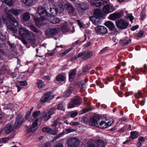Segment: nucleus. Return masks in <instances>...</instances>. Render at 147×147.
Masks as SVG:
<instances>
[{"label": "nucleus", "mask_w": 147, "mask_h": 147, "mask_svg": "<svg viewBox=\"0 0 147 147\" xmlns=\"http://www.w3.org/2000/svg\"><path fill=\"white\" fill-rule=\"evenodd\" d=\"M121 41L123 42V44L124 45H126L130 43L131 42V39H128L126 40L125 39H122Z\"/></svg>", "instance_id": "58836bf2"}, {"label": "nucleus", "mask_w": 147, "mask_h": 147, "mask_svg": "<svg viewBox=\"0 0 147 147\" xmlns=\"http://www.w3.org/2000/svg\"><path fill=\"white\" fill-rule=\"evenodd\" d=\"M64 131L66 132V134H67L71 132L76 131V130L74 129H71V128H68L67 129H65Z\"/></svg>", "instance_id": "79ce46f5"}, {"label": "nucleus", "mask_w": 147, "mask_h": 147, "mask_svg": "<svg viewBox=\"0 0 147 147\" xmlns=\"http://www.w3.org/2000/svg\"><path fill=\"white\" fill-rule=\"evenodd\" d=\"M19 84L20 85L22 86H26L27 84V82L25 80L20 81L19 82Z\"/></svg>", "instance_id": "603ef678"}, {"label": "nucleus", "mask_w": 147, "mask_h": 147, "mask_svg": "<svg viewBox=\"0 0 147 147\" xmlns=\"http://www.w3.org/2000/svg\"><path fill=\"white\" fill-rule=\"evenodd\" d=\"M63 11V9L60 5H58L57 6H54L53 8H51L50 10V16H55L58 12L61 13Z\"/></svg>", "instance_id": "7ed1b4c3"}, {"label": "nucleus", "mask_w": 147, "mask_h": 147, "mask_svg": "<svg viewBox=\"0 0 147 147\" xmlns=\"http://www.w3.org/2000/svg\"><path fill=\"white\" fill-rule=\"evenodd\" d=\"M71 94V92L70 91H67L65 92L64 95V97L65 98H67Z\"/></svg>", "instance_id": "6e6d98bb"}, {"label": "nucleus", "mask_w": 147, "mask_h": 147, "mask_svg": "<svg viewBox=\"0 0 147 147\" xmlns=\"http://www.w3.org/2000/svg\"><path fill=\"white\" fill-rule=\"evenodd\" d=\"M76 69H72L69 72V80L71 82L72 81L76 75Z\"/></svg>", "instance_id": "412c9836"}, {"label": "nucleus", "mask_w": 147, "mask_h": 147, "mask_svg": "<svg viewBox=\"0 0 147 147\" xmlns=\"http://www.w3.org/2000/svg\"><path fill=\"white\" fill-rule=\"evenodd\" d=\"M89 6L88 3H83V10H86L89 7Z\"/></svg>", "instance_id": "13d9d810"}, {"label": "nucleus", "mask_w": 147, "mask_h": 147, "mask_svg": "<svg viewBox=\"0 0 147 147\" xmlns=\"http://www.w3.org/2000/svg\"><path fill=\"white\" fill-rule=\"evenodd\" d=\"M21 1L26 5L30 6L32 4V0H21Z\"/></svg>", "instance_id": "e433bc0d"}, {"label": "nucleus", "mask_w": 147, "mask_h": 147, "mask_svg": "<svg viewBox=\"0 0 147 147\" xmlns=\"http://www.w3.org/2000/svg\"><path fill=\"white\" fill-rule=\"evenodd\" d=\"M69 124L71 126H77L79 125L80 123L78 122L71 121Z\"/></svg>", "instance_id": "8fccbe9b"}, {"label": "nucleus", "mask_w": 147, "mask_h": 147, "mask_svg": "<svg viewBox=\"0 0 147 147\" xmlns=\"http://www.w3.org/2000/svg\"><path fill=\"white\" fill-rule=\"evenodd\" d=\"M26 38L28 41L31 44L34 45L35 44L36 36L32 32H29Z\"/></svg>", "instance_id": "6e6552de"}, {"label": "nucleus", "mask_w": 147, "mask_h": 147, "mask_svg": "<svg viewBox=\"0 0 147 147\" xmlns=\"http://www.w3.org/2000/svg\"><path fill=\"white\" fill-rule=\"evenodd\" d=\"M23 122L22 116L19 114L17 115L16 117L14 125L15 127H19Z\"/></svg>", "instance_id": "f8f14e48"}, {"label": "nucleus", "mask_w": 147, "mask_h": 147, "mask_svg": "<svg viewBox=\"0 0 147 147\" xmlns=\"http://www.w3.org/2000/svg\"><path fill=\"white\" fill-rule=\"evenodd\" d=\"M51 116L50 114L48 112L47 113L44 112L42 115V117L44 119V121H47L50 118Z\"/></svg>", "instance_id": "7c9ffc66"}, {"label": "nucleus", "mask_w": 147, "mask_h": 147, "mask_svg": "<svg viewBox=\"0 0 147 147\" xmlns=\"http://www.w3.org/2000/svg\"><path fill=\"white\" fill-rule=\"evenodd\" d=\"M40 115V112L39 111L34 112L32 114L33 116L34 117L33 120V121L36 122L38 123V117Z\"/></svg>", "instance_id": "b1692460"}, {"label": "nucleus", "mask_w": 147, "mask_h": 147, "mask_svg": "<svg viewBox=\"0 0 147 147\" xmlns=\"http://www.w3.org/2000/svg\"><path fill=\"white\" fill-rule=\"evenodd\" d=\"M94 15L95 18L102 17L104 16V14L102 13L101 10L98 9H96L94 11Z\"/></svg>", "instance_id": "6ab92c4d"}, {"label": "nucleus", "mask_w": 147, "mask_h": 147, "mask_svg": "<svg viewBox=\"0 0 147 147\" xmlns=\"http://www.w3.org/2000/svg\"><path fill=\"white\" fill-rule=\"evenodd\" d=\"M90 69L88 65H86L83 67V75L86 74L88 72Z\"/></svg>", "instance_id": "ea45409f"}, {"label": "nucleus", "mask_w": 147, "mask_h": 147, "mask_svg": "<svg viewBox=\"0 0 147 147\" xmlns=\"http://www.w3.org/2000/svg\"><path fill=\"white\" fill-rule=\"evenodd\" d=\"M42 147H51V143L50 142H47L44 144Z\"/></svg>", "instance_id": "774afa93"}, {"label": "nucleus", "mask_w": 147, "mask_h": 147, "mask_svg": "<svg viewBox=\"0 0 147 147\" xmlns=\"http://www.w3.org/2000/svg\"><path fill=\"white\" fill-rule=\"evenodd\" d=\"M93 54L92 52L91 51L83 52V59H86L90 58Z\"/></svg>", "instance_id": "4be33fe9"}, {"label": "nucleus", "mask_w": 147, "mask_h": 147, "mask_svg": "<svg viewBox=\"0 0 147 147\" xmlns=\"http://www.w3.org/2000/svg\"><path fill=\"white\" fill-rule=\"evenodd\" d=\"M37 12L42 18L47 19L49 17L46 10L43 9L42 6H40L38 8Z\"/></svg>", "instance_id": "1a4fd4ad"}, {"label": "nucleus", "mask_w": 147, "mask_h": 147, "mask_svg": "<svg viewBox=\"0 0 147 147\" xmlns=\"http://www.w3.org/2000/svg\"><path fill=\"white\" fill-rule=\"evenodd\" d=\"M82 42L80 41V40H78L76 41L74 43L72 44V46L73 47H76L78 45L81 44Z\"/></svg>", "instance_id": "5fc2aeb1"}, {"label": "nucleus", "mask_w": 147, "mask_h": 147, "mask_svg": "<svg viewBox=\"0 0 147 147\" xmlns=\"http://www.w3.org/2000/svg\"><path fill=\"white\" fill-rule=\"evenodd\" d=\"M51 93L50 92H49L45 93L41 98V102L44 103L53 99L54 97L53 96L51 95Z\"/></svg>", "instance_id": "20e7f679"}, {"label": "nucleus", "mask_w": 147, "mask_h": 147, "mask_svg": "<svg viewBox=\"0 0 147 147\" xmlns=\"http://www.w3.org/2000/svg\"><path fill=\"white\" fill-rule=\"evenodd\" d=\"M4 2L8 6H11L13 5V2L12 0H4Z\"/></svg>", "instance_id": "37998d69"}, {"label": "nucleus", "mask_w": 147, "mask_h": 147, "mask_svg": "<svg viewBox=\"0 0 147 147\" xmlns=\"http://www.w3.org/2000/svg\"><path fill=\"white\" fill-rule=\"evenodd\" d=\"M60 119L59 118H58L56 120L53 122V123L51 125L52 127H55L56 126L59 121Z\"/></svg>", "instance_id": "a18cd8bd"}, {"label": "nucleus", "mask_w": 147, "mask_h": 147, "mask_svg": "<svg viewBox=\"0 0 147 147\" xmlns=\"http://www.w3.org/2000/svg\"><path fill=\"white\" fill-rule=\"evenodd\" d=\"M96 32L99 34H104L107 32V29L105 27L102 26H98L95 27Z\"/></svg>", "instance_id": "9d476101"}, {"label": "nucleus", "mask_w": 147, "mask_h": 147, "mask_svg": "<svg viewBox=\"0 0 147 147\" xmlns=\"http://www.w3.org/2000/svg\"><path fill=\"white\" fill-rule=\"evenodd\" d=\"M141 15L140 16V19L143 20L146 14L144 11H142L141 12Z\"/></svg>", "instance_id": "4d7b16f0"}, {"label": "nucleus", "mask_w": 147, "mask_h": 147, "mask_svg": "<svg viewBox=\"0 0 147 147\" xmlns=\"http://www.w3.org/2000/svg\"><path fill=\"white\" fill-rule=\"evenodd\" d=\"M0 38L2 40H4L6 38V36L1 33H0Z\"/></svg>", "instance_id": "338daca9"}, {"label": "nucleus", "mask_w": 147, "mask_h": 147, "mask_svg": "<svg viewBox=\"0 0 147 147\" xmlns=\"http://www.w3.org/2000/svg\"><path fill=\"white\" fill-rule=\"evenodd\" d=\"M116 24L118 28L122 29L126 28L128 26V23L123 20H120L116 21Z\"/></svg>", "instance_id": "423d86ee"}, {"label": "nucleus", "mask_w": 147, "mask_h": 147, "mask_svg": "<svg viewBox=\"0 0 147 147\" xmlns=\"http://www.w3.org/2000/svg\"><path fill=\"white\" fill-rule=\"evenodd\" d=\"M83 100H84V101L83 102H84L85 104L87 105L88 106H90L91 105L90 103L87 102V101L86 100V99L85 97H84L83 98Z\"/></svg>", "instance_id": "0e129e2a"}, {"label": "nucleus", "mask_w": 147, "mask_h": 147, "mask_svg": "<svg viewBox=\"0 0 147 147\" xmlns=\"http://www.w3.org/2000/svg\"><path fill=\"white\" fill-rule=\"evenodd\" d=\"M30 32L25 28L21 27L19 30V34L22 37H26L28 33Z\"/></svg>", "instance_id": "f3484780"}, {"label": "nucleus", "mask_w": 147, "mask_h": 147, "mask_svg": "<svg viewBox=\"0 0 147 147\" xmlns=\"http://www.w3.org/2000/svg\"><path fill=\"white\" fill-rule=\"evenodd\" d=\"M71 49H68L66 50L64 52L61 53L60 55V57H63L67 53L69 52H70Z\"/></svg>", "instance_id": "49530a36"}, {"label": "nucleus", "mask_w": 147, "mask_h": 147, "mask_svg": "<svg viewBox=\"0 0 147 147\" xmlns=\"http://www.w3.org/2000/svg\"><path fill=\"white\" fill-rule=\"evenodd\" d=\"M122 13L120 12L114 13L110 14L109 16V18L113 20L119 18L121 16Z\"/></svg>", "instance_id": "a211bd4d"}, {"label": "nucleus", "mask_w": 147, "mask_h": 147, "mask_svg": "<svg viewBox=\"0 0 147 147\" xmlns=\"http://www.w3.org/2000/svg\"><path fill=\"white\" fill-rule=\"evenodd\" d=\"M67 144L68 147H78L80 144L79 139L75 137H73L68 139Z\"/></svg>", "instance_id": "f03ea898"}, {"label": "nucleus", "mask_w": 147, "mask_h": 147, "mask_svg": "<svg viewBox=\"0 0 147 147\" xmlns=\"http://www.w3.org/2000/svg\"><path fill=\"white\" fill-rule=\"evenodd\" d=\"M7 18L9 23L15 27L17 26L18 24V22L15 18L11 15H7Z\"/></svg>", "instance_id": "2eb2a0df"}, {"label": "nucleus", "mask_w": 147, "mask_h": 147, "mask_svg": "<svg viewBox=\"0 0 147 147\" xmlns=\"http://www.w3.org/2000/svg\"><path fill=\"white\" fill-rule=\"evenodd\" d=\"M64 7L70 15H72L75 11V9L74 6L70 3H65L64 5Z\"/></svg>", "instance_id": "0eeeda50"}, {"label": "nucleus", "mask_w": 147, "mask_h": 147, "mask_svg": "<svg viewBox=\"0 0 147 147\" xmlns=\"http://www.w3.org/2000/svg\"><path fill=\"white\" fill-rule=\"evenodd\" d=\"M5 12L7 15H10L11 13L15 16H18L22 12V10L21 9H11L7 11L6 9H5Z\"/></svg>", "instance_id": "39448f33"}, {"label": "nucleus", "mask_w": 147, "mask_h": 147, "mask_svg": "<svg viewBox=\"0 0 147 147\" xmlns=\"http://www.w3.org/2000/svg\"><path fill=\"white\" fill-rule=\"evenodd\" d=\"M65 106L62 103H60L57 105V109L65 111Z\"/></svg>", "instance_id": "72a5a7b5"}, {"label": "nucleus", "mask_w": 147, "mask_h": 147, "mask_svg": "<svg viewBox=\"0 0 147 147\" xmlns=\"http://www.w3.org/2000/svg\"><path fill=\"white\" fill-rule=\"evenodd\" d=\"M37 84L38 87L39 89L43 88L45 86L44 82L40 80H37Z\"/></svg>", "instance_id": "c85d7f7f"}, {"label": "nucleus", "mask_w": 147, "mask_h": 147, "mask_svg": "<svg viewBox=\"0 0 147 147\" xmlns=\"http://www.w3.org/2000/svg\"><path fill=\"white\" fill-rule=\"evenodd\" d=\"M144 34V32L142 30H140L137 33V36L139 37H142Z\"/></svg>", "instance_id": "bf43d9fd"}, {"label": "nucleus", "mask_w": 147, "mask_h": 147, "mask_svg": "<svg viewBox=\"0 0 147 147\" xmlns=\"http://www.w3.org/2000/svg\"><path fill=\"white\" fill-rule=\"evenodd\" d=\"M34 20L36 25L38 27H40L43 25L42 21L41 19H39L37 17H35L34 18Z\"/></svg>", "instance_id": "393cba45"}, {"label": "nucleus", "mask_w": 147, "mask_h": 147, "mask_svg": "<svg viewBox=\"0 0 147 147\" xmlns=\"http://www.w3.org/2000/svg\"><path fill=\"white\" fill-rule=\"evenodd\" d=\"M61 30L63 32H67L68 30L67 26L66 25L63 26L62 27Z\"/></svg>", "instance_id": "864d4df0"}, {"label": "nucleus", "mask_w": 147, "mask_h": 147, "mask_svg": "<svg viewBox=\"0 0 147 147\" xmlns=\"http://www.w3.org/2000/svg\"><path fill=\"white\" fill-rule=\"evenodd\" d=\"M93 18L92 20L93 24L95 25H98L101 24V20L100 18H95V19H94V18L92 17L91 18V19ZM92 21V20H91Z\"/></svg>", "instance_id": "bb28decb"}, {"label": "nucleus", "mask_w": 147, "mask_h": 147, "mask_svg": "<svg viewBox=\"0 0 147 147\" xmlns=\"http://www.w3.org/2000/svg\"><path fill=\"white\" fill-rule=\"evenodd\" d=\"M105 26L107 27L110 30L114 32L117 31L116 28H115V26L113 22L110 21H108L105 23Z\"/></svg>", "instance_id": "ddd939ff"}, {"label": "nucleus", "mask_w": 147, "mask_h": 147, "mask_svg": "<svg viewBox=\"0 0 147 147\" xmlns=\"http://www.w3.org/2000/svg\"><path fill=\"white\" fill-rule=\"evenodd\" d=\"M38 123L36 122L33 121L32 124V125L29 126L28 131L34 132L38 128Z\"/></svg>", "instance_id": "aec40b11"}, {"label": "nucleus", "mask_w": 147, "mask_h": 147, "mask_svg": "<svg viewBox=\"0 0 147 147\" xmlns=\"http://www.w3.org/2000/svg\"><path fill=\"white\" fill-rule=\"evenodd\" d=\"M134 96L136 97L139 98L140 97H142V94L140 92H138L134 94Z\"/></svg>", "instance_id": "052dcab7"}, {"label": "nucleus", "mask_w": 147, "mask_h": 147, "mask_svg": "<svg viewBox=\"0 0 147 147\" xmlns=\"http://www.w3.org/2000/svg\"><path fill=\"white\" fill-rule=\"evenodd\" d=\"M42 131L44 132H47L49 134H52L53 135H56L58 131L57 129H55L54 131L49 127H45L42 129Z\"/></svg>", "instance_id": "4468645a"}, {"label": "nucleus", "mask_w": 147, "mask_h": 147, "mask_svg": "<svg viewBox=\"0 0 147 147\" xmlns=\"http://www.w3.org/2000/svg\"><path fill=\"white\" fill-rule=\"evenodd\" d=\"M47 19H48L50 22L53 24H58L60 22V20L59 18H54L52 16H51L50 19H49V16Z\"/></svg>", "instance_id": "5701e85b"}, {"label": "nucleus", "mask_w": 147, "mask_h": 147, "mask_svg": "<svg viewBox=\"0 0 147 147\" xmlns=\"http://www.w3.org/2000/svg\"><path fill=\"white\" fill-rule=\"evenodd\" d=\"M131 136L130 137L132 139L136 138L138 136L137 133L136 131H131L130 133Z\"/></svg>", "instance_id": "c9c22d12"}, {"label": "nucleus", "mask_w": 147, "mask_h": 147, "mask_svg": "<svg viewBox=\"0 0 147 147\" xmlns=\"http://www.w3.org/2000/svg\"><path fill=\"white\" fill-rule=\"evenodd\" d=\"M78 11L79 12H82L83 10L82 4L81 3H78L76 4Z\"/></svg>", "instance_id": "a19ab883"}, {"label": "nucleus", "mask_w": 147, "mask_h": 147, "mask_svg": "<svg viewBox=\"0 0 147 147\" xmlns=\"http://www.w3.org/2000/svg\"><path fill=\"white\" fill-rule=\"evenodd\" d=\"M75 105L73 102V101L71 100V101L69 103L67 107L68 108H74L75 107Z\"/></svg>", "instance_id": "de8ad7c7"}, {"label": "nucleus", "mask_w": 147, "mask_h": 147, "mask_svg": "<svg viewBox=\"0 0 147 147\" xmlns=\"http://www.w3.org/2000/svg\"><path fill=\"white\" fill-rule=\"evenodd\" d=\"M106 3L105 1L102 0L100 2H94V4L96 7H99L102 6L104 3Z\"/></svg>", "instance_id": "473e14b6"}, {"label": "nucleus", "mask_w": 147, "mask_h": 147, "mask_svg": "<svg viewBox=\"0 0 147 147\" xmlns=\"http://www.w3.org/2000/svg\"><path fill=\"white\" fill-rule=\"evenodd\" d=\"M57 30L56 28H49L46 30L45 33L47 35L49 36L54 35L57 33Z\"/></svg>", "instance_id": "dca6fc26"}, {"label": "nucleus", "mask_w": 147, "mask_h": 147, "mask_svg": "<svg viewBox=\"0 0 147 147\" xmlns=\"http://www.w3.org/2000/svg\"><path fill=\"white\" fill-rule=\"evenodd\" d=\"M101 118L98 115H95L91 119L89 124L91 126H96L102 129L106 128L110 126L113 123L109 119L102 120L99 123Z\"/></svg>", "instance_id": "f257e3e1"}, {"label": "nucleus", "mask_w": 147, "mask_h": 147, "mask_svg": "<svg viewBox=\"0 0 147 147\" xmlns=\"http://www.w3.org/2000/svg\"><path fill=\"white\" fill-rule=\"evenodd\" d=\"M92 110V109L90 107L86 109H83V113L88 112L89 111H91Z\"/></svg>", "instance_id": "e2e57ef3"}, {"label": "nucleus", "mask_w": 147, "mask_h": 147, "mask_svg": "<svg viewBox=\"0 0 147 147\" xmlns=\"http://www.w3.org/2000/svg\"><path fill=\"white\" fill-rule=\"evenodd\" d=\"M30 28L34 32L37 33L39 32V30H38L36 28L34 27L33 25L30 26Z\"/></svg>", "instance_id": "09e8293b"}, {"label": "nucleus", "mask_w": 147, "mask_h": 147, "mask_svg": "<svg viewBox=\"0 0 147 147\" xmlns=\"http://www.w3.org/2000/svg\"><path fill=\"white\" fill-rule=\"evenodd\" d=\"M97 147H104L105 143L103 141L101 140H98L97 141Z\"/></svg>", "instance_id": "2f4dec72"}, {"label": "nucleus", "mask_w": 147, "mask_h": 147, "mask_svg": "<svg viewBox=\"0 0 147 147\" xmlns=\"http://www.w3.org/2000/svg\"><path fill=\"white\" fill-rule=\"evenodd\" d=\"M102 10L105 13H108L113 11L115 9L112 6L107 4L103 7Z\"/></svg>", "instance_id": "9b49d317"}, {"label": "nucleus", "mask_w": 147, "mask_h": 147, "mask_svg": "<svg viewBox=\"0 0 147 147\" xmlns=\"http://www.w3.org/2000/svg\"><path fill=\"white\" fill-rule=\"evenodd\" d=\"M146 65H144V70L143 69L141 68V69L140 71H143V74H145L147 73V71L146 70Z\"/></svg>", "instance_id": "69168bd1"}, {"label": "nucleus", "mask_w": 147, "mask_h": 147, "mask_svg": "<svg viewBox=\"0 0 147 147\" xmlns=\"http://www.w3.org/2000/svg\"><path fill=\"white\" fill-rule=\"evenodd\" d=\"M13 130V127L11 124H7L5 128L4 131L7 134H8Z\"/></svg>", "instance_id": "a878e982"}, {"label": "nucleus", "mask_w": 147, "mask_h": 147, "mask_svg": "<svg viewBox=\"0 0 147 147\" xmlns=\"http://www.w3.org/2000/svg\"><path fill=\"white\" fill-rule=\"evenodd\" d=\"M78 87L82 89L83 88V81H81L78 83Z\"/></svg>", "instance_id": "680f3d73"}, {"label": "nucleus", "mask_w": 147, "mask_h": 147, "mask_svg": "<svg viewBox=\"0 0 147 147\" xmlns=\"http://www.w3.org/2000/svg\"><path fill=\"white\" fill-rule=\"evenodd\" d=\"M78 112L77 111H72L69 113V115L71 118L75 117L78 115Z\"/></svg>", "instance_id": "4c0bfd02"}, {"label": "nucleus", "mask_w": 147, "mask_h": 147, "mask_svg": "<svg viewBox=\"0 0 147 147\" xmlns=\"http://www.w3.org/2000/svg\"><path fill=\"white\" fill-rule=\"evenodd\" d=\"M30 18V14L27 12L24 13L22 16L23 20L25 21H27L29 20Z\"/></svg>", "instance_id": "cd10ccee"}, {"label": "nucleus", "mask_w": 147, "mask_h": 147, "mask_svg": "<svg viewBox=\"0 0 147 147\" xmlns=\"http://www.w3.org/2000/svg\"><path fill=\"white\" fill-rule=\"evenodd\" d=\"M65 79V77L63 75H59L56 77V80L57 81H64Z\"/></svg>", "instance_id": "f704fd0d"}, {"label": "nucleus", "mask_w": 147, "mask_h": 147, "mask_svg": "<svg viewBox=\"0 0 147 147\" xmlns=\"http://www.w3.org/2000/svg\"><path fill=\"white\" fill-rule=\"evenodd\" d=\"M75 105H78L81 103L80 98L79 96L76 97L75 98L72 100Z\"/></svg>", "instance_id": "c756f323"}, {"label": "nucleus", "mask_w": 147, "mask_h": 147, "mask_svg": "<svg viewBox=\"0 0 147 147\" xmlns=\"http://www.w3.org/2000/svg\"><path fill=\"white\" fill-rule=\"evenodd\" d=\"M56 109L53 108L50 109L48 113L50 114V115L51 116V115L55 113Z\"/></svg>", "instance_id": "3c124183"}, {"label": "nucleus", "mask_w": 147, "mask_h": 147, "mask_svg": "<svg viewBox=\"0 0 147 147\" xmlns=\"http://www.w3.org/2000/svg\"><path fill=\"white\" fill-rule=\"evenodd\" d=\"M65 133L66 132L64 130L63 131L58 134L57 136H56L55 138V139H54L53 140H55L56 139H57L60 138L61 137L63 136L65 134Z\"/></svg>", "instance_id": "c03bdc74"}]
</instances>
